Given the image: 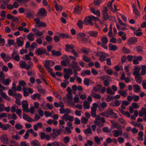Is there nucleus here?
I'll use <instances>...</instances> for the list:
<instances>
[{
  "label": "nucleus",
  "mask_w": 146,
  "mask_h": 146,
  "mask_svg": "<svg viewBox=\"0 0 146 146\" xmlns=\"http://www.w3.org/2000/svg\"><path fill=\"white\" fill-rule=\"evenodd\" d=\"M96 117H94L96 119L94 121V123L99 127H102L104 126V123L105 122L104 118L102 117L100 118V116L99 115H96Z\"/></svg>",
  "instance_id": "nucleus-1"
},
{
  "label": "nucleus",
  "mask_w": 146,
  "mask_h": 146,
  "mask_svg": "<svg viewBox=\"0 0 146 146\" xmlns=\"http://www.w3.org/2000/svg\"><path fill=\"white\" fill-rule=\"evenodd\" d=\"M23 95L24 96L26 97L29 95V94H32L33 93V91L30 88H27L26 87L23 88Z\"/></svg>",
  "instance_id": "nucleus-2"
},
{
  "label": "nucleus",
  "mask_w": 146,
  "mask_h": 146,
  "mask_svg": "<svg viewBox=\"0 0 146 146\" xmlns=\"http://www.w3.org/2000/svg\"><path fill=\"white\" fill-rule=\"evenodd\" d=\"M98 107V106L96 103H94L93 104L91 108V113L92 117H96V111Z\"/></svg>",
  "instance_id": "nucleus-3"
},
{
  "label": "nucleus",
  "mask_w": 146,
  "mask_h": 146,
  "mask_svg": "<svg viewBox=\"0 0 146 146\" xmlns=\"http://www.w3.org/2000/svg\"><path fill=\"white\" fill-rule=\"evenodd\" d=\"M34 21L35 22L36 25H35V27L39 28L40 27H46V25L45 23L43 22H40V19L38 18H35L34 19Z\"/></svg>",
  "instance_id": "nucleus-4"
},
{
  "label": "nucleus",
  "mask_w": 146,
  "mask_h": 146,
  "mask_svg": "<svg viewBox=\"0 0 146 146\" xmlns=\"http://www.w3.org/2000/svg\"><path fill=\"white\" fill-rule=\"evenodd\" d=\"M29 104L27 101L24 100L22 102V107L24 112H29V110L28 108Z\"/></svg>",
  "instance_id": "nucleus-5"
},
{
  "label": "nucleus",
  "mask_w": 146,
  "mask_h": 146,
  "mask_svg": "<svg viewBox=\"0 0 146 146\" xmlns=\"http://www.w3.org/2000/svg\"><path fill=\"white\" fill-rule=\"evenodd\" d=\"M62 119L66 121L69 120L70 121H72L74 120V117L71 116L68 114H65L62 117Z\"/></svg>",
  "instance_id": "nucleus-6"
},
{
  "label": "nucleus",
  "mask_w": 146,
  "mask_h": 146,
  "mask_svg": "<svg viewBox=\"0 0 146 146\" xmlns=\"http://www.w3.org/2000/svg\"><path fill=\"white\" fill-rule=\"evenodd\" d=\"M38 17H44L47 15L46 12L44 9L41 8L38 11L37 15Z\"/></svg>",
  "instance_id": "nucleus-7"
},
{
  "label": "nucleus",
  "mask_w": 146,
  "mask_h": 146,
  "mask_svg": "<svg viewBox=\"0 0 146 146\" xmlns=\"http://www.w3.org/2000/svg\"><path fill=\"white\" fill-rule=\"evenodd\" d=\"M92 20L91 15L90 16L86 17L85 18L84 23L85 25H88L89 24L91 25H93V23L92 22Z\"/></svg>",
  "instance_id": "nucleus-8"
},
{
  "label": "nucleus",
  "mask_w": 146,
  "mask_h": 146,
  "mask_svg": "<svg viewBox=\"0 0 146 146\" xmlns=\"http://www.w3.org/2000/svg\"><path fill=\"white\" fill-rule=\"evenodd\" d=\"M134 71L133 72V75L135 76H139L140 75L139 72L141 69L140 67L139 66H134Z\"/></svg>",
  "instance_id": "nucleus-9"
},
{
  "label": "nucleus",
  "mask_w": 146,
  "mask_h": 146,
  "mask_svg": "<svg viewBox=\"0 0 146 146\" xmlns=\"http://www.w3.org/2000/svg\"><path fill=\"white\" fill-rule=\"evenodd\" d=\"M123 131L121 130H115L112 131L113 136L115 137H117L122 135Z\"/></svg>",
  "instance_id": "nucleus-10"
},
{
  "label": "nucleus",
  "mask_w": 146,
  "mask_h": 146,
  "mask_svg": "<svg viewBox=\"0 0 146 146\" xmlns=\"http://www.w3.org/2000/svg\"><path fill=\"white\" fill-rule=\"evenodd\" d=\"M19 65L20 67L22 68H25L27 70L29 69V66L26 63L23 61H21L19 62Z\"/></svg>",
  "instance_id": "nucleus-11"
},
{
  "label": "nucleus",
  "mask_w": 146,
  "mask_h": 146,
  "mask_svg": "<svg viewBox=\"0 0 146 146\" xmlns=\"http://www.w3.org/2000/svg\"><path fill=\"white\" fill-rule=\"evenodd\" d=\"M46 50L42 48L36 49L35 52L38 55H41L45 53Z\"/></svg>",
  "instance_id": "nucleus-12"
},
{
  "label": "nucleus",
  "mask_w": 146,
  "mask_h": 146,
  "mask_svg": "<svg viewBox=\"0 0 146 146\" xmlns=\"http://www.w3.org/2000/svg\"><path fill=\"white\" fill-rule=\"evenodd\" d=\"M32 31L35 33V34L36 36H41L43 34V32L40 31L37 29L34 28L32 29Z\"/></svg>",
  "instance_id": "nucleus-13"
},
{
  "label": "nucleus",
  "mask_w": 146,
  "mask_h": 146,
  "mask_svg": "<svg viewBox=\"0 0 146 146\" xmlns=\"http://www.w3.org/2000/svg\"><path fill=\"white\" fill-rule=\"evenodd\" d=\"M134 58L133 60V62L134 64H138L139 63L138 61H141L142 59V57L140 56H134Z\"/></svg>",
  "instance_id": "nucleus-14"
},
{
  "label": "nucleus",
  "mask_w": 146,
  "mask_h": 146,
  "mask_svg": "<svg viewBox=\"0 0 146 146\" xmlns=\"http://www.w3.org/2000/svg\"><path fill=\"white\" fill-rule=\"evenodd\" d=\"M137 41V38L135 37H132L130 38L128 40V43L130 45L135 44Z\"/></svg>",
  "instance_id": "nucleus-15"
},
{
  "label": "nucleus",
  "mask_w": 146,
  "mask_h": 146,
  "mask_svg": "<svg viewBox=\"0 0 146 146\" xmlns=\"http://www.w3.org/2000/svg\"><path fill=\"white\" fill-rule=\"evenodd\" d=\"M101 55L100 56V60L103 62L105 60L106 58L109 56L108 54L104 53L103 52H100Z\"/></svg>",
  "instance_id": "nucleus-16"
},
{
  "label": "nucleus",
  "mask_w": 146,
  "mask_h": 146,
  "mask_svg": "<svg viewBox=\"0 0 146 146\" xmlns=\"http://www.w3.org/2000/svg\"><path fill=\"white\" fill-rule=\"evenodd\" d=\"M16 42L18 46L19 47H21L24 44V40L21 37L17 38L16 40Z\"/></svg>",
  "instance_id": "nucleus-17"
},
{
  "label": "nucleus",
  "mask_w": 146,
  "mask_h": 146,
  "mask_svg": "<svg viewBox=\"0 0 146 146\" xmlns=\"http://www.w3.org/2000/svg\"><path fill=\"white\" fill-rule=\"evenodd\" d=\"M107 106L106 103L104 102L100 104L98 106L99 110L100 111H103L104 110V108H106Z\"/></svg>",
  "instance_id": "nucleus-18"
},
{
  "label": "nucleus",
  "mask_w": 146,
  "mask_h": 146,
  "mask_svg": "<svg viewBox=\"0 0 146 146\" xmlns=\"http://www.w3.org/2000/svg\"><path fill=\"white\" fill-rule=\"evenodd\" d=\"M41 95L38 93L34 94L31 96V98L33 100H36L37 98L39 100H40L42 99L40 98Z\"/></svg>",
  "instance_id": "nucleus-19"
},
{
  "label": "nucleus",
  "mask_w": 146,
  "mask_h": 146,
  "mask_svg": "<svg viewBox=\"0 0 146 146\" xmlns=\"http://www.w3.org/2000/svg\"><path fill=\"white\" fill-rule=\"evenodd\" d=\"M1 142L3 143L7 144L8 142V139L6 135H4L2 136L1 138Z\"/></svg>",
  "instance_id": "nucleus-20"
},
{
  "label": "nucleus",
  "mask_w": 146,
  "mask_h": 146,
  "mask_svg": "<svg viewBox=\"0 0 146 146\" xmlns=\"http://www.w3.org/2000/svg\"><path fill=\"white\" fill-rule=\"evenodd\" d=\"M71 65L72 68L74 69H76L77 70H79L80 69V67L78 63L74 61H73L72 62Z\"/></svg>",
  "instance_id": "nucleus-21"
},
{
  "label": "nucleus",
  "mask_w": 146,
  "mask_h": 146,
  "mask_svg": "<svg viewBox=\"0 0 146 146\" xmlns=\"http://www.w3.org/2000/svg\"><path fill=\"white\" fill-rule=\"evenodd\" d=\"M12 56L14 60L17 61H19L20 60L19 56L15 52H13L12 54Z\"/></svg>",
  "instance_id": "nucleus-22"
},
{
  "label": "nucleus",
  "mask_w": 146,
  "mask_h": 146,
  "mask_svg": "<svg viewBox=\"0 0 146 146\" xmlns=\"http://www.w3.org/2000/svg\"><path fill=\"white\" fill-rule=\"evenodd\" d=\"M75 46L73 45L66 44V45L65 50L68 52L72 51L74 49Z\"/></svg>",
  "instance_id": "nucleus-23"
},
{
  "label": "nucleus",
  "mask_w": 146,
  "mask_h": 146,
  "mask_svg": "<svg viewBox=\"0 0 146 146\" xmlns=\"http://www.w3.org/2000/svg\"><path fill=\"white\" fill-rule=\"evenodd\" d=\"M143 115L146 116V108H142L141 110L139 111V116L142 117Z\"/></svg>",
  "instance_id": "nucleus-24"
},
{
  "label": "nucleus",
  "mask_w": 146,
  "mask_h": 146,
  "mask_svg": "<svg viewBox=\"0 0 146 146\" xmlns=\"http://www.w3.org/2000/svg\"><path fill=\"white\" fill-rule=\"evenodd\" d=\"M83 104L84 109H89L90 108V102L85 100Z\"/></svg>",
  "instance_id": "nucleus-25"
},
{
  "label": "nucleus",
  "mask_w": 146,
  "mask_h": 146,
  "mask_svg": "<svg viewBox=\"0 0 146 146\" xmlns=\"http://www.w3.org/2000/svg\"><path fill=\"white\" fill-rule=\"evenodd\" d=\"M23 118L24 119L30 122L33 121V119L25 114H24L23 115Z\"/></svg>",
  "instance_id": "nucleus-26"
},
{
  "label": "nucleus",
  "mask_w": 146,
  "mask_h": 146,
  "mask_svg": "<svg viewBox=\"0 0 146 146\" xmlns=\"http://www.w3.org/2000/svg\"><path fill=\"white\" fill-rule=\"evenodd\" d=\"M0 3H1V5L0 6V8L1 9H6V6L7 3H6V1L4 0H0Z\"/></svg>",
  "instance_id": "nucleus-27"
},
{
  "label": "nucleus",
  "mask_w": 146,
  "mask_h": 146,
  "mask_svg": "<svg viewBox=\"0 0 146 146\" xmlns=\"http://www.w3.org/2000/svg\"><path fill=\"white\" fill-rule=\"evenodd\" d=\"M133 88L134 91L136 93H138L140 91V88L138 85L136 84L133 85Z\"/></svg>",
  "instance_id": "nucleus-28"
},
{
  "label": "nucleus",
  "mask_w": 146,
  "mask_h": 146,
  "mask_svg": "<svg viewBox=\"0 0 146 146\" xmlns=\"http://www.w3.org/2000/svg\"><path fill=\"white\" fill-rule=\"evenodd\" d=\"M88 33L90 36L94 37H96L98 34V32L94 31H90Z\"/></svg>",
  "instance_id": "nucleus-29"
},
{
  "label": "nucleus",
  "mask_w": 146,
  "mask_h": 146,
  "mask_svg": "<svg viewBox=\"0 0 146 146\" xmlns=\"http://www.w3.org/2000/svg\"><path fill=\"white\" fill-rule=\"evenodd\" d=\"M90 10L93 13L97 15L99 17H100V13L98 10L97 9L96 11H95V9L93 7H91Z\"/></svg>",
  "instance_id": "nucleus-30"
},
{
  "label": "nucleus",
  "mask_w": 146,
  "mask_h": 146,
  "mask_svg": "<svg viewBox=\"0 0 146 146\" xmlns=\"http://www.w3.org/2000/svg\"><path fill=\"white\" fill-rule=\"evenodd\" d=\"M95 142L98 145L100 144V141L103 140V138L102 137H99L97 136L95 137L94 138Z\"/></svg>",
  "instance_id": "nucleus-31"
},
{
  "label": "nucleus",
  "mask_w": 146,
  "mask_h": 146,
  "mask_svg": "<svg viewBox=\"0 0 146 146\" xmlns=\"http://www.w3.org/2000/svg\"><path fill=\"white\" fill-rule=\"evenodd\" d=\"M54 105L55 107L58 108L60 107L61 108L64 107V105L62 102H60L59 103L55 102L54 103Z\"/></svg>",
  "instance_id": "nucleus-32"
},
{
  "label": "nucleus",
  "mask_w": 146,
  "mask_h": 146,
  "mask_svg": "<svg viewBox=\"0 0 146 146\" xmlns=\"http://www.w3.org/2000/svg\"><path fill=\"white\" fill-rule=\"evenodd\" d=\"M90 95L94 98L98 99H100L101 98V96L100 94L95 93L93 91H92L91 93V94Z\"/></svg>",
  "instance_id": "nucleus-33"
},
{
  "label": "nucleus",
  "mask_w": 146,
  "mask_h": 146,
  "mask_svg": "<svg viewBox=\"0 0 146 146\" xmlns=\"http://www.w3.org/2000/svg\"><path fill=\"white\" fill-rule=\"evenodd\" d=\"M28 39L30 41H33L34 40V35L31 33L29 34L27 36Z\"/></svg>",
  "instance_id": "nucleus-34"
},
{
  "label": "nucleus",
  "mask_w": 146,
  "mask_h": 146,
  "mask_svg": "<svg viewBox=\"0 0 146 146\" xmlns=\"http://www.w3.org/2000/svg\"><path fill=\"white\" fill-rule=\"evenodd\" d=\"M52 53L54 56H59L62 55L60 52L58 51H56L55 50H52Z\"/></svg>",
  "instance_id": "nucleus-35"
},
{
  "label": "nucleus",
  "mask_w": 146,
  "mask_h": 146,
  "mask_svg": "<svg viewBox=\"0 0 146 146\" xmlns=\"http://www.w3.org/2000/svg\"><path fill=\"white\" fill-rule=\"evenodd\" d=\"M118 93L124 97H126L127 95V92L126 90L124 91L119 90L118 91Z\"/></svg>",
  "instance_id": "nucleus-36"
},
{
  "label": "nucleus",
  "mask_w": 146,
  "mask_h": 146,
  "mask_svg": "<svg viewBox=\"0 0 146 146\" xmlns=\"http://www.w3.org/2000/svg\"><path fill=\"white\" fill-rule=\"evenodd\" d=\"M53 146H65L62 143L60 142L55 141L52 143Z\"/></svg>",
  "instance_id": "nucleus-37"
},
{
  "label": "nucleus",
  "mask_w": 146,
  "mask_h": 146,
  "mask_svg": "<svg viewBox=\"0 0 146 146\" xmlns=\"http://www.w3.org/2000/svg\"><path fill=\"white\" fill-rule=\"evenodd\" d=\"M11 138L12 139L14 140H19L21 139V137L18 133H17L15 135H12Z\"/></svg>",
  "instance_id": "nucleus-38"
},
{
  "label": "nucleus",
  "mask_w": 146,
  "mask_h": 146,
  "mask_svg": "<svg viewBox=\"0 0 146 146\" xmlns=\"http://www.w3.org/2000/svg\"><path fill=\"white\" fill-rule=\"evenodd\" d=\"M64 72L65 73L68 74L70 75H72L73 74L72 70L70 68H65L64 69Z\"/></svg>",
  "instance_id": "nucleus-39"
},
{
  "label": "nucleus",
  "mask_w": 146,
  "mask_h": 146,
  "mask_svg": "<svg viewBox=\"0 0 146 146\" xmlns=\"http://www.w3.org/2000/svg\"><path fill=\"white\" fill-rule=\"evenodd\" d=\"M109 46L110 50L113 51H115L117 50L118 48L117 46H116L115 45H112L111 44H110L109 45Z\"/></svg>",
  "instance_id": "nucleus-40"
},
{
  "label": "nucleus",
  "mask_w": 146,
  "mask_h": 146,
  "mask_svg": "<svg viewBox=\"0 0 146 146\" xmlns=\"http://www.w3.org/2000/svg\"><path fill=\"white\" fill-rule=\"evenodd\" d=\"M50 60H46L45 61L44 66L47 69H49Z\"/></svg>",
  "instance_id": "nucleus-41"
},
{
  "label": "nucleus",
  "mask_w": 146,
  "mask_h": 146,
  "mask_svg": "<svg viewBox=\"0 0 146 146\" xmlns=\"http://www.w3.org/2000/svg\"><path fill=\"white\" fill-rule=\"evenodd\" d=\"M101 87L102 86L100 85H97L94 87V90L96 92H98L99 90H100Z\"/></svg>",
  "instance_id": "nucleus-42"
},
{
  "label": "nucleus",
  "mask_w": 146,
  "mask_h": 146,
  "mask_svg": "<svg viewBox=\"0 0 146 146\" xmlns=\"http://www.w3.org/2000/svg\"><path fill=\"white\" fill-rule=\"evenodd\" d=\"M134 50L137 52H140L143 50V48L140 46H136L134 48Z\"/></svg>",
  "instance_id": "nucleus-43"
},
{
  "label": "nucleus",
  "mask_w": 146,
  "mask_h": 146,
  "mask_svg": "<svg viewBox=\"0 0 146 146\" xmlns=\"http://www.w3.org/2000/svg\"><path fill=\"white\" fill-rule=\"evenodd\" d=\"M18 108V107L16 105H14L11 107V112L12 113L15 112L17 109Z\"/></svg>",
  "instance_id": "nucleus-44"
},
{
  "label": "nucleus",
  "mask_w": 146,
  "mask_h": 146,
  "mask_svg": "<svg viewBox=\"0 0 146 146\" xmlns=\"http://www.w3.org/2000/svg\"><path fill=\"white\" fill-rule=\"evenodd\" d=\"M11 80L9 78H7L3 81V83L5 85H8L11 81Z\"/></svg>",
  "instance_id": "nucleus-45"
},
{
  "label": "nucleus",
  "mask_w": 146,
  "mask_h": 146,
  "mask_svg": "<svg viewBox=\"0 0 146 146\" xmlns=\"http://www.w3.org/2000/svg\"><path fill=\"white\" fill-rule=\"evenodd\" d=\"M19 85H20L21 86H22L23 88L26 87L25 86L26 85V83L24 80H19Z\"/></svg>",
  "instance_id": "nucleus-46"
},
{
  "label": "nucleus",
  "mask_w": 146,
  "mask_h": 146,
  "mask_svg": "<svg viewBox=\"0 0 146 146\" xmlns=\"http://www.w3.org/2000/svg\"><path fill=\"white\" fill-rule=\"evenodd\" d=\"M106 112L108 115H111L112 114H114V115H116L115 113H114L113 110L111 108H109Z\"/></svg>",
  "instance_id": "nucleus-47"
},
{
  "label": "nucleus",
  "mask_w": 146,
  "mask_h": 146,
  "mask_svg": "<svg viewBox=\"0 0 146 146\" xmlns=\"http://www.w3.org/2000/svg\"><path fill=\"white\" fill-rule=\"evenodd\" d=\"M55 7L57 11H61L62 9V6L61 5H58L57 4L55 5Z\"/></svg>",
  "instance_id": "nucleus-48"
},
{
  "label": "nucleus",
  "mask_w": 146,
  "mask_h": 146,
  "mask_svg": "<svg viewBox=\"0 0 146 146\" xmlns=\"http://www.w3.org/2000/svg\"><path fill=\"white\" fill-rule=\"evenodd\" d=\"M74 103H78L80 101V99L78 95H76L74 97Z\"/></svg>",
  "instance_id": "nucleus-49"
},
{
  "label": "nucleus",
  "mask_w": 146,
  "mask_h": 146,
  "mask_svg": "<svg viewBox=\"0 0 146 146\" xmlns=\"http://www.w3.org/2000/svg\"><path fill=\"white\" fill-rule=\"evenodd\" d=\"M32 144L34 146H38L40 145L38 141L36 139L35 140L32 142Z\"/></svg>",
  "instance_id": "nucleus-50"
},
{
  "label": "nucleus",
  "mask_w": 146,
  "mask_h": 146,
  "mask_svg": "<svg viewBox=\"0 0 146 146\" xmlns=\"http://www.w3.org/2000/svg\"><path fill=\"white\" fill-rule=\"evenodd\" d=\"M27 73L29 76H33L35 74V72L34 70H31L28 71Z\"/></svg>",
  "instance_id": "nucleus-51"
},
{
  "label": "nucleus",
  "mask_w": 146,
  "mask_h": 146,
  "mask_svg": "<svg viewBox=\"0 0 146 146\" xmlns=\"http://www.w3.org/2000/svg\"><path fill=\"white\" fill-rule=\"evenodd\" d=\"M90 81V80L88 78H85L84 81V84L86 86H89V85Z\"/></svg>",
  "instance_id": "nucleus-52"
},
{
  "label": "nucleus",
  "mask_w": 146,
  "mask_h": 146,
  "mask_svg": "<svg viewBox=\"0 0 146 146\" xmlns=\"http://www.w3.org/2000/svg\"><path fill=\"white\" fill-rule=\"evenodd\" d=\"M84 132L86 135L90 134L92 133L91 129L90 127L88 128L87 129H84Z\"/></svg>",
  "instance_id": "nucleus-53"
},
{
  "label": "nucleus",
  "mask_w": 146,
  "mask_h": 146,
  "mask_svg": "<svg viewBox=\"0 0 146 146\" xmlns=\"http://www.w3.org/2000/svg\"><path fill=\"white\" fill-rule=\"evenodd\" d=\"M72 100H68L67 102V103L69 106L71 107H73L75 105V103L74 102H73Z\"/></svg>",
  "instance_id": "nucleus-54"
},
{
  "label": "nucleus",
  "mask_w": 146,
  "mask_h": 146,
  "mask_svg": "<svg viewBox=\"0 0 146 146\" xmlns=\"http://www.w3.org/2000/svg\"><path fill=\"white\" fill-rule=\"evenodd\" d=\"M70 139L69 136H66L63 139V141L65 143H68L70 141Z\"/></svg>",
  "instance_id": "nucleus-55"
},
{
  "label": "nucleus",
  "mask_w": 146,
  "mask_h": 146,
  "mask_svg": "<svg viewBox=\"0 0 146 146\" xmlns=\"http://www.w3.org/2000/svg\"><path fill=\"white\" fill-rule=\"evenodd\" d=\"M102 42L104 44H106L108 42V39L105 36H104L102 37L101 39Z\"/></svg>",
  "instance_id": "nucleus-56"
},
{
  "label": "nucleus",
  "mask_w": 146,
  "mask_h": 146,
  "mask_svg": "<svg viewBox=\"0 0 146 146\" xmlns=\"http://www.w3.org/2000/svg\"><path fill=\"white\" fill-rule=\"evenodd\" d=\"M8 94L9 96L14 97L15 93V92H13L12 90L10 89L8 90Z\"/></svg>",
  "instance_id": "nucleus-57"
},
{
  "label": "nucleus",
  "mask_w": 146,
  "mask_h": 146,
  "mask_svg": "<svg viewBox=\"0 0 146 146\" xmlns=\"http://www.w3.org/2000/svg\"><path fill=\"white\" fill-rule=\"evenodd\" d=\"M67 98V100H72L73 99V96L72 94L70 93H68L66 95Z\"/></svg>",
  "instance_id": "nucleus-58"
},
{
  "label": "nucleus",
  "mask_w": 146,
  "mask_h": 146,
  "mask_svg": "<svg viewBox=\"0 0 146 146\" xmlns=\"http://www.w3.org/2000/svg\"><path fill=\"white\" fill-rule=\"evenodd\" d=\"M106 92L108 94L111 95H114L115 93V92H112L110 88L109 87H108L107 88Z\"/></svg>",
  "instance_id": "nucleus-59"
},
{
  "label": "nucleus",
  "mask_w": 146,
  "mask_h": 146,
  "mask_svg": "<svg viewBox=\"0 0 146 146\" xmlns=\"http://www.w3.org/2000/svg\"><path fill=\"white\" fill-rule=\"evenodd\" d=\"M81 121L82 123L86 124L88 121V119L84 117H83L81 119Z\"/></svg>",
  "instance_id": "nucleus-60"
},
{
  "label": "nucleus",
  "mask_w": 146,
  "mask_h": 146,
  "mask_svg": "<svg viewBox=\"0 0 146 146\" xmlns=\"http://www.w3.org/2000/svg\"><path fill=\"white\" fill-rule=\"evenodd\" d=\"M14 96L15 97L16 100H20L22 98V95L20 94H16L15 93Z\"/></svg>",
  "instance_id": "nucleus-61"
},
{
  "label": "nucleus",
  "mask_w": 146,
  "mask_h": 146,
  "mask_svg": "<svg viewBox=\"0 0 146 146\" xmlns=\"http://www.w3.org/2000/svg\"><path fill=\"white\" fill-rule=\"evenodd\" d=\"M113 126L117 129H121L122 128L121 126L117 123H115L113 124Z\"/></svg>",
  "instance_id": "nucleus-62"
},
{
  "label": "nucleus",
  "mask_w": 146,
  "mask_h": 146,
  "mask_svg": "<svg viewBox=\"0 0 146 146\" xmlns=\"http://www.w3.org/2000/svg\"><path fill=\"white\" fill-rule=\"evenodd\" d=\"M122 51L124 53L128 54L130 53V51L129 50L125 47H123L122 49Z\"/></svg>",
  "instance_id": "nucleus-63"
},
{
  "label": "nucleus",
  "mask_w": 146,
  "mask_h": 146,
  "mask_svg": "<svg viewBox=\"0 0 146 146\" xmlns=\"http://www.w3.org/2000/svg\"><path fill=\"white\" fill-rule=\"evenodd\" d=\"M117 141L119 144L123 143L124 142V139L121 137H118L117 138Z\"/></svg>",
  "instance_id": "nucleus-64"
}]
</instances>
